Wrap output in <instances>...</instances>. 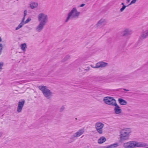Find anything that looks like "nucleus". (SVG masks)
<instances>
[{"label":"nucleus","instance_id":"nucleus-1","mask_svg":"<svg viewBox=\"0 0 148 148\" xmlns=\"http://www.w3.org/2000/svg\"><path fill=\"white\" fill-rule=\"evenodd\" d=\"M123 146L125 148L145 147L147 146L145 143L135 141H129L123 144Z\"/></svg>","mask_w":148,"mask_h":148},{"label":"nucleus","instance_id":"nucleus-2","mask_svg":"<svg viewBox=\"0 0 148 148\" xmlns=\"http://www.w3.org/2000/svg\"><path fill=\"white\" fill-rule=\"evenodd\" d=\"M80 14V12L77 11L76 8H73L68 14L67 17L65 21V22L67 23L70 19L77 18Z\"/></svg>","mask_w":148,"mask_h":148},{"label":"nucleus","instance_id":"nucleus-3","mask_svg":"<svg viewBox=\"0 0 148 148\" xmlns=\"http://www.w3.org/2000/svg\"><path fill=\"white\" fill-rule=\"evenodd\" d=\"M41 91L44 96L47 99H50L53 96V93L48 88L44 86H40L38 87Z\"/></svg>","mask_w":148,"mask_h":148},{"label":"nucleus","instance_id":"nucleus-4","mask_svg":"<svg viewBox=\"0 0 148 148\" xmlns=\"http://www.w3.org/2000/svg\"><path fill=\"white\" fill-rule=\"evenodd\" d=\"M131 132V129L129 128H126L122 130L120 132V140L124 141L128 140Z\"/></svg>","mask_w":148,"mask_h":148},{"label":"nucleus","instance_id":"nucleus-5","mask_svg":"<svg viewBox=\"0 0 148 148\" xmlns=\"http://www.w3.org/2000/svg\"><path fill=\"white\" fill-rule=\"evenodd\" d=\"M103 101L106 104L112 106H114L116 103V100L113 97H104L103 99Z\"/></svg>","mask_w":148,"mask_h":148},{"label":"nucleus","instance_id":"nucleus-6","mask_svg":"<svg viewBox=\"0 0 148 148\" xmlns=\"http://www.w3.org/2000/svg\"><path fill=\"white\" fill-rule=\"evenodd\" d=\"M38 20L39 22L46 25L48 21V16L47 14L41 13L38 16Z\"/></svg>","mask_w":148,"mask_h":148},{"label":"nucleus","instance_id":"nucleus-7","mask_svg":"<svg viewBox=\"0 0 148 148\" xmlns=\"http://www.w3.org/2000/svg\"><path fill=\"white\" fill-rule=\"evenodd\" d=\"M95 126L97 132L100 134H102L103 128L104 126V124L101 122H98L95 124Z\"/></svg>","mask_w":148,"mask_h":148},{"label":"nucleus","instance_id":"nucleus-8","mask_svg":"<svg viewBox=\"0 0 148 148\" xmlns=\"http://www.w3.org/2000/svg\"><path fill=\"white\" fill-rule=\"evenodd\" d=\"M108 65V63L103 61L99 62L97 63L95 66H93L92 65H91L90 66L94 68H103L106 67Z\"/></svg>","mask_w":148,"mask_h":148},{"label":"nucleus","instance_id":"nucleus-9","mask_svg":"<svg viewBox=\"0 0 148 148\" xmlns=\"http://www.w3.org/2000/svg\"><path fill=\"white\" fill-rule=\"evenodd\" d=\"M25 100L21 99L20 100L18 103V105L17 107V112L20 113L21 112L22 108L25 104Z\"/></svg>","mask_w":148,"mask_h":148},{"label":"nucleus","instance_id":"nucleus-10","mask_svg":"<svg viewBox=\"0 0 148 148\" xmlns=\"http://www.w3.org/2000/svg\"><path fill=\"white\" fill-rule=\"evenodd\" d=\"M45 25V24L39 22V24L36 28L35 29L36 32H41L43 30Z\"/></svg>","mask_w":148,"mask_h":148},{"label":"nucleus","instance_id":"nucleus-11","mask_svg":"<svg viewBox=\"0 0 148 148\" xmlns=\"http://www.w3.org/2000/svg\"><path fill=\"white\" fill-rule=\"evenodd\" d=\"M114 106H115L114 108V111L115 114H120L122 112V110L119 106L116 103Z\"/></svg>","mask_w":148,"mask_h":148},{"label":"nucleus","instance_id":"nucleus-12","mask_svg":"<svg viewBox=\"0 0 148 148\" xmlns=\"http://www.w3.org/2000/svg\"><path fill=\"white\" fill-rule=\"evenodd\" d=\"M106 23V21L103 19H100L96 25L97 27H101L105 25Z\"/></svg>","mask_w":148,"mask_h":148},{"label":"nucleus","instance_id":"nucleus-13","mask_svg":"<svg viewBox=\"0 0 148 148\" xmlns=\"http://www.w3.org/2000/svg\"><path fill=\"white\" fill-rule=\"evenodd\" d=\"M132 31L128 28L125 29L123 31V36H127L130 35L132 33Z\"/></svg>","mask_w":148,"mask_h":148},{"label":"nucleus","instance_id":"nucleus-14","mask_svg":"<svg viewBox=\"0 0 148 148\" xmlns=\"http://www.w3.org/2000/svg\"><path fill=\"white\" fill-rule=\"evenodd\" d=\"M84 129L82 128L74 133L75 135V136H76L77 137H79L84 133Z\"/></svg>","mask_w":148,"mask_h":148},{"label":"nucleus","instance_id":"nucleus-15","mask_svg":"<svg viewBox=\"0 0 148 148\" xmlns=\"http://www.w3.org/2000/svg\"><path fill=\"white\" fill-rule=\"evenodd\" d=\"M148 36V30H147L143 32L141 35V37L143 39H144L146 38Z\"/></svg>","mask_w":148,"mask_h":148},{"label":"nucleus","instance_id":"nucleus-16","mask_svg":"<svg viewBox=\"0 0 148 148\" xmlns=\"http://www.w3.org/2000/svg\"><path fill=\"white\" fill-rule=\"evenodd\" d=\"M38 5V3L36 2H31L30 4V6L32 9H34L37 7Z\"/></svg>","mask_w":148,"mask_h":148},{"label":"nucleus","instance_id":"nucleus-17","mask_svg":"<svg viewBox=\"0 0 148 148\" xmlns=\"http://www.w3.org/2000/svg\"><path fill=\"white\" fill-rule=\"evenodd\" d=\"M118 101L119 104L121 105H125L127 104V101L121 98H119Z\"/></svg>","mask_w":148,"mask_h":148},{"label":"nucleus","instance_id":"nucleus-18","mask_svg":"<svg viewBox=\"0 0 148 148\" xmlns=\"http://www.w3.org/2000/svg\"><path fill=\"white\" fill-rule=\"evenodd\" d=\"M106 140V138L103 136H101L98 140V143L99 144H102Z\"/></svg>","mask_w":148,"mask_h":148},{"label":"nucleus","instance_id":"nucleus-19","mask_svg":"<svg viewBox=\"0 0 148 148\" xmlns=\"http://www.w3.org/2000/svg\"><path fill=\"white\" fill-rule=\"evenodd\" d=\"M20 47L22 51L24 52L26 51V49L27 48V45L25 43L21 44L20 45Z\"/></svg>","mask_w":148,"mask_h":148},{"label":"nucleus","instance_id":"nucleus-20","mask_svg":"<svg viewBox=\"0 0 148 148\" xmlns=\"http://www.w3.org/2000/svg\"><path fill=\"white\" fill-rule=\"evenodd\" d=\"M25 24V22H21V23L19 24V25L16 28L15 30H17L20 29Z\"/></svg>","mask_w":148,"mask_h":148},{"label":"nucleus","instance_id":"nucleus-21","mask_svg":"<svg viewBox=\"0 0 148 148\" xmlns=\"http://www.w3.org/2000/svg\"><path fill=\"white\" fill-rule=\"evenodd\" d=\"M75 136V134H74L73 136H71L70 138V139L71 140V141L69 142L70 143L73 142L75 140V138L77 137L76 136Z\"/></svg>","mask_w":148,"mask_h":148},{"label":"nucleus","instance_id":"nucleus-22","mask_svg":"<svg viewBox=\"0 0 148 148\" xmlns=\"http://www.w3.org/2000/svg\"><path fill=\"white\" fill-rule=\"evenodd\" d=\"M70 57V56L69 55H67L62 60V62H64L66 60H67L68 59H69Z\"/></svg>","mask_w":148,"mask_h":148},{"label":"nucleus","instance_id":"nucleus-23","mask_svg":"<svg viewBox=\"0 0 148 148\" xmlns=\"http://www.w3.org/2000/svg\"><path fill=\"white\" fill-rule=\"evenodd\" d=\"M126 6L125 5H123L122 6V8L120 9V11L121 12H123L124 10L125 9Z\"/></svg>","mask_w":148,"mask_h":148},{"label":"nucleus","instance_id":"nucleus-24","mask_svg":"<svg viewBox=\"0 0 148 148\" xmlns=\"http://www.w3.org/2000/svg\"><path fill=\"white\" fill-rule=\"evenodd\" d=\"M136 0H132L130 3L127 6H128L129 5H132V4L134 3H136Z\"/></svg>","mask_w":148,"mask_h":148},{"label":"nucleus","instance_id":"nucleus-25","mask_svg":"<svg viewBox=\"0 0 148 148\" xmlns=\"http://www.w3.org/2000/svg\"><path fill=\"white\" fill-rule=\"evenodd\" d=\"M31 20V18L29 17L25 21V24L28 23Z\"/></svg>","mask_w":148,"mask_h":148},{"label":"nucleus","instance_id":"nucleus-26","mask_svg":"<svg viewBox=\"0 0 148 148\" xmlns=\"http://www.w3.org/2000/svg\"><path fill=\"white\" fill-rule=\"evenodd\" d=\"M3 65V63L2 62H0V71L2 69V67Z\"/></svg>","mask_w":148,"mask_h":148},{"label":"nucleus","instance_id":"nucleus-27","mask_svg":"<svg viewBox=\"0 0 148 148\" xmlns=\"http://www.w3.org/2000/svg\"><path fill=\"white\" fill-rule=\"evenodd\" d=\"M27 11L26 10H25L24 12V15L23 16L25 17L27 14Z\"/></svg>","mask_w":148,"mask_h":148},{"label":"nucleus","instance_id":"nucleus-28","mask_svg":"<svg viewBox=\"0 0 148 148\" xmlns=\"http://www.w3.org/2000/svg\"><path fill=\"white\" fill-rule=\"evenodd\" d=\"M64 109V107L63 106H62L60 109V111L61 112H62L63 111Z\"/></svg>","mask_w":148,"mask_h":148},{"label":"nucleus","instance_id":"nucleus-29","mask_svg":"<svg viewBox=\"0 0 148 148\" xmlns=\"http://www.w3.org/2000/svg\"><path fill=\"white\" fill-rule=\"evenodd\" d=\"M25 17L23 16L22 19V21H21L23 22H25V21H25Z\"/></svg>","mask_w":148,"mask_h":148},{"label":"nucleus","instance_id":"nucleus-30","mask_svg":"<svg viewBox=\"0 0 148 148\" xmlns=\"http://www.w3.org/2000/svg\"><path fill=\"white\" fill-rule=\"evenodd\" d=\"M90 69V67L89 66H88L86 69H85V70L86 71H89Z\"/></svg>","mask_w":148,"mask_h":148},{"label":"nucleus","instance_id":"nucleus-31","mask_svg":"<svg viewBox=\"0 0 148 148\" xmlns=\"http://www.w3.org/2000/svg\"><path fill=\"white\" fill-rule=\"evenodd\" d=\"M85 5V4H84V3L80 5V7H83Z\"/></svg>","mask_w":148,"mask_h":148},{"label":"nucleus","instance_id":"nucleus-32","mask_svg":"<svg viewBox=\"0 0 148 148\" xmlns=\"http://www.w3.org/2000/svg\"><path fill=\"white\" fill-rule=\"evenodd\" d=\"M3 45L1 44H0V48H2V49H3Z\"/></svg>","mask_w":148,"mask_h":148},{"label":"nucleus","instance_id":"nucleus-33","mask_svg":"<svg viewBox=\"0 0 148 148\" xmlns=\"http://www.w3.org/2000/svg\"><path fill=\"white\" fill-rule=\"evenodd\" d=\"M123 89L124 90H125V91H129V90H128V89H124V88Z\"/></svg>","mask_w":148,"mask_h":148},{"label":"nucleus","instance_id":"nucleus-34","mask_svg":"<svg viewBox=\"0 0 148 148\" xmlns=\"http://www.w3.org/2000/svg\"><path fill=\"white\" fill-rule=\"evenodd\" d=\"M2 50V48H0V54L1 53V51Z\"/></svg>","mask_w":148,"mask_h":148},{"label":"nucleus","instance_id":"nucleus-35","mask_svg":"<svg viewBox=\"0 0 148 148\" xmlns=\"http://www.w3.org/2000/svg\"><path fill=\"white\" fill-rule=\"evenodd\" d=\"M2 133H0V137L2 136Z\"/></svg>","mask_w":148,"mask_h":148},{"label":"nucleus","instance_id":"nucleus-36","mask_svg":"<svg viewBox=\"0 0 148 148\" xmlns=\"http://www.w3.org/2000/svg\"><path fill=\"white\" fill-rule=\"evenodd\" d=\"M1 40H2V39H1V38L0 37V42H1Z\"/></svg>","mask_w":148,"mask_h":148},{"label":"nucleus","instance_id":"nucleus-37","mask_svg":"<svg viewBox=\"0 0 148 148\" xmlns=\"http://www.w3.org/2000/svg\"><path fill=\"white\" fill-rule=\"evenodd\" d=\"M121 4L122 5H124V3H121Z\"/></svg>","mask_w":148,"mask_h":148},{"label":"nucleus","instance_id":"nucleus-38","mask_svg":"<svg viewBox=\"0 0 148 148\" xmlns=\"http://www.w3.org/2000/svg\"><path fill=\"white\" fill-rule=\"evenodd\" d=\"M127 1L128 2H130V0H127Z\"/></svg>","mask_w":148,"mask_h":148}]
</instances>
